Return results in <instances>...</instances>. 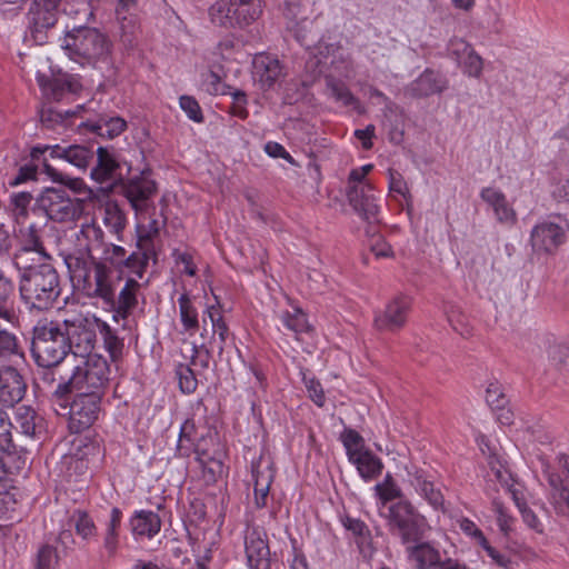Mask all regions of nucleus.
<instances>
[{
    "mask_svg": "<svg viewBox=\"0 0 569 569\" xmlns=\"http://www.w3.org/2000/svg\"><path fill=\"white\" fill-rule=\"evenodd\" d=\"M78 242L83 249H78L64 257L70 279L89 297L100 298L107 306L114 302V282L112 270L92 256L103 246V231L94 221L82 224Z\"/></svg>",
    "mask_w": 569,
    "mask_h": 569,
    "instance_id": "1",
    "label": "nucleus"
},
{
    "mask_svg": "<svg viewBox=\"0 0 569 569\" xmlns=\"http://www.w3.org/2000/svg\"><path fill=\"white\" fill-rule=\"evenodd\" d=\"M61 49L71 61L82 67L97 68L109 62L112 42L97 28L78 26L64 33Z\"/></svg>",
    "mask_w": 569,
    "mask_h": 569,
    "instance_id": "2",
    "label": "nucleus"
},
{
    "mask_svg": "<svg viewBox=\"0 0 569 569\" xmlns=\"http://www.w3.org/2000/svg\"><path fill=\"white\" fill-rule=\"evenodd\" d=\"M20 295L36 309H47L59 296V278L50 263H40L36 271L20 274Z\"/></svg>",
    "mask_w": 569,
    "mask_h": 569,
    "instance_id": "3",
    "label": "nucleus"
},
{
    "mask_svg": "<svg viewBox=\"0 0 569 569\" xmlns=\"http://www.w3.org/2000/svg\"><path fill=\"white\" fill-rule=\"evenodd\" d=\"M373 164L367 163L350 171L347 180L346 194L350 206L365 220L378 221L380 212V197L368 174Z\"/></svg>",
    "mask_w": 569,
    "mask_h": 569,
    "instance_id": "4",
    "label": "nucleus"
},
{
    "mask_svg": "<svg viewBox=\"0 0 569 569\" xmlns=\"http://www.w3.org/2000/svg\"><path fill=\"white\" fill-rule=\"evenodd\" d=\"M262 0H216L208 8L211 24L244 30L260 19Z\"/></svg>",
    "mask_w": 569,
    "mask_h": 569,
    "instance_id": "5",
    "label": "nucleus"
},
{
    "mask_svg": "<svg viewBox=\"0 0 569 569\" xmlns=\"http://www.w3.org/2000/svg\"><path fill=\"white\" fill-rule=\"evenodd\" d=\"M72 373L68 380L70 391L103 396L109 381L110 369L107 360L97 353L73 358Z\"/></svg>",
    "mask_w": 569,
    "mask_h": 569,
    "instance_id": "6",
    "label": "nucleus"
},
{
    "mask_svg": "<svg viewBox=\"0 0 569 569\" xmlns=\"http://www.w3.org/2000/svg\"><path fill=\"white\" fill-rule=\"evenodd\" d=\"M68 351L69 346L60 323L44 321L34 327L32 353L40 367L50 368L59 365Z\"/></svg>",
    "mask_w": 569,
    "mask_h": 569,
    "instance_id": "7",
    "label": "nucleus"
},
{
    "mask_svg": "<svg viewBox=\"0 0 569 569\" xmlns=\"http://www.w3.org/2000/svg\"><path fill=\"white\" fill-rule=\"evenodd\" d=\"M339 439L345 448L348 461L356 468L359 477L365 482H370L380 477L385 465L366 446L363 437L358 431L345 428Z\"/></svg>",
    "mask_w": 569,
    "mask_h": 569,
    "instance_id": "8",
    "label": "nucleus"
},
{
    "mask_svg": "<svg viewBox=\"0 0 569 569\" xmlns=\"http://www.w3.org/2000/svg\"><path fill=\"white\" fill-rule=\"evenodd\" d=\"M60 326L73 358L92 353L99 318L90 312L71 313Z\"/></svg>",
    "mask_w": 569,
    "mask_h": 569,
    "instance_id": "9",
    "label": "nucleus"
},
{
    "mask_svg": "<svg viewBox=\"0 0 569 569\" xmlns=\"http://www.w3.org/2000/svg\"><path fill=\"white\" fill-rule=\"evenodd\" d=\"M386 519L391 532L398 535L405 545L423 537L429 528L426 517L407 500L390 505Z\"/></svg>",
    "mask_w": 569,
    "mask_h": 569,
    "instance_id": "10",
    "label": "nucleus"
},
{
    "mask_svg": "<svg viewBox=\"0 0 569 569\" xmlns=\"http://www.w3.org/2000/svg\"><path fill=\"white\" fill-rule=\"evenodd\" d=\"M569 223L561 216H548L531 229L530 244L537 254H553L567 240Z\"/></svg>",
    "mask_w": 569,
    "mask_h": 569,
    "instance_id": "11",
    "label": "nucleus"
},
{
    "mask_svg": "<svg viewBox=\"0 0 569 569\" xmlns=\"http://www.w3.org/2000/svg\"><path fill=\"white\" fill-rule=\"evenodd\" d=\"M38 203L51 220L59 222L72 221L83 210L82 201L71 198L62 188L44 189L38 198Z\"/></svg>",
    "mask_w": 569,
    "mask_h": 569,
    "instance_id": "12",
    "label": "nucleus"
},
{
    "mask_svg": "<svg viewBox=\"0 0 569 569\" xmlns=\"http://www.w3.org/2000/svg\"><path fill=\"white\" fill-rule=\"evenodd\" d=\"M102 397L94 393L77 392L69 411V429L79 433L91 427L100 413Z\"/></svg>",
    "mask_w": 569,
    "mask_h": 569,
    "instance_id": "13",
    "label": "nucleus"
},
{
    "mask_svg": "<svg viewBox=\"0 0 569 569\" xmlns=\"http://www.w3.org/2000/svg\"><path fill=\"white\" fill-rule=\"evenodd\" d=\"M31 157L37 161H40L42 158L43 163H47L49 159H61L77 168L84 169L92 158V152L88 148L78 144L68 147L39 144L32 148Z\"/></svg>",
    "mask_w": 569,
    "mask_h": 569,
    "instance_id": "14",
    "label": "nucleus"
},
{
    "mask_svg": "<svg viewBox=\"0 0 569 569\" xmlns=\"http://www.w3.org/2000/svg\"><path fill=\"white\" fill-rule=\"evenodd\" d=\"M479 197L491 211L497 222L507 227H513L517 223V211L500 188L496 186L483 187L479 192Z\"/></svg>",
    "mask_w": 569,
    "mask_h": 569,
    "instance_id": "15",
    "label": "nucleus"
},
{
    "mask_svg": "<svg viewBox=\"0 0 569 569\" xmlns=\"http://www.w3.org/2000/svg\"><path fill=\"white\" fill-rule=\"evenodd\" d=\"M562 475L550 472L545 469L550 487V502L556 511L562 516L569 517V457H561Z\"/></svg>",
    "mask_w": 569,
    "mask_h": 569,
    "instance_id": "16",
    "label": "nucleus"
},
{
    "mask_svg": "<svg viewBox=\"0 0 569 569\" xmlns=\"http://www.w3.org/2000/svg\"><path fill=\"white\" fill-rule=\"evenodd\" d=\"M41 229L36 223H30L20 230V248L14 254V264L17 268L28 267V256L34 254L36 259L49 258L41 240Z\"/></svg>",
    "mask_w": 569,
    "mask_h": 569,
    "instance_id": "17",
    "label": "nucleus"
},
{
    "mask_svg": "<svg viewBox=\"0 0 569 569\" xmlns=\"http://www.w3.org/2000/svg\"><path fill=\"white\" fill-rule=\"evenodd\" d=\"M411 307V299L407 296H397L390 300L382 311L376 313L375 325L379 330L393 331L401 328Z\"/></svg>",
    "mask_w": 569,
    "mask_h": 569,
    "instance_id": "18",
    "label": "nucleus"
},
{
    "mask_svg": "<svg viewBox=\"0 0 569 569\" xmlns=\"http://www.w3.org/2000/svg\"><path fill=\"white\" fill-rule=\"evenodd\" d=\"M214 443L212 437L206 438L201 436V439L197 442L194 451L197 455V461L201 469V479L206 485L214 483L223 473V463L220 455L210 453L204 447Z\"/></svg>",
    "mask_w": 569,
    "mask_h": 569,
    "instance_id": "19",
    "label": "nucleus"
},
{
    "mask_svg": "<svg viewBox=\"0 0 569 569\" xmlns=\"http://www.w3.org/2000/svg\"><path fill=\"white\" fill-rule=\"evenodd\" d=\"M124 193L134 211L142 212L147 209L150 198L156 193V183L147 172L131 178L126 188Z\"/></svg>",
    "mask_w": 569,
    "mask_h": 569,
    "instance_id": "20",
    "label": "nucleus"
},
{
    "mask_svg": "<svg viewBox=\"0 0 569 569\" xmlns=\"http://www.w3.org/2000/svg\"><path fill=\"white\" fill-rule=\"evenodd\" d=\"M244 547L250 569H270V551L264 532L258 529L249 530L244 538Z\"/></svg>",
    "mask_w": 569,
    "mask_h": 569,
    "instance_id": "21",
    "label": "nucleus"
},
{
    "mask_svg": "<svg viewBox=\"0 0 569 569\" xmlns=\"http://www.w3.org/2000/svg\"><path fill=\"white\" fill-rule=\"evenodd\" d=\"M26 392V383L13 366L0 367V402L13 406L19 402Z\"/></svg>",
    "mask_w": 569,
    "mask_h": 569,
    "instance_id": "22",
    "label": "nucleus"
},
{
    "mask_svg": "<svg viewBox=\"0 0 569 569\" xmlns=\"http://www.w3.org/2000/svg\"><path fill=\"white\" fill-rule=\"evenodd\" d=\"M253 79L264 90L270 89L282 76L279 60L268 53H258L252 60Z\"/></svg>",
    "mask_w": 569,
    "mask_h": 569,
    "instance_id": "23",
    "label": "nucleus"
},
{
    "mask_svg": "<svg viewBox=\"0 0 569 569\" xmlns=\"http://www.w3.org/2000/svg\"><path fill=\"white\" fill-rule=\"evenodd\" d=\"M98 162L91 170V178L97 182H111L121 178L120 160L113 150L99 147L97 150Z\"/></svg>",
    "mask_w": 569,
    "mask_h": 569,
    "instance_id": "24",
    "label": "nucleus"
},
{
    "mask_svg": "<svg viewBox=\"0 0 569 569\" xmlns=\"http://www.w3.org/2000/svg\"><path fill=\"white\" fill-rule=\"evenodd\" d=\"M277 317L297 339L301 335H309L313 331L308 315L298 305L292 303L290 309L279 311Z\"/></svg>",
    "mask_w": 569,
    "mask_h": 569,
    "instance_id": "25",
    "label": "nucleus"
},
{
    "mask_svg": "<svg viewBox=\"0 0 569 569\" xmlns=\"http://www.w3.org/2000/svg\"><path fill=\"white\" fill-rule=\"evenodd\" d=\"M130 528L136 539H150L160 531L161 521L156 512L139 510L130 518Z\"/></svg>",
    "mask_w": 569,
    "mask_h": 569,
    "instance_id": "26",
    "label": "nucleus"
},
{
    "mask_svg": "<svg viewBox=\"0 0 569 569\" xmlns=\"http://www.w3.org/2000/svg\"><path fill=\"white\" fill-rule=\"evenodd\" d=\"M406 551L409 562L416 569H431L441 561L440 552L428 542L408 546Z\"/></svg>",
    "mask_w": 569,
    "mask_h": 569,
    "instance_id": "27",
    "label": "nucleus"
},
{
    "mask_svg": "<svg viewBox=\"0 0 569 569\" xmlns=\"http://www.w3.org/2000/svg\"><path fill=\"white\" fill-rule=\"evenodd\" d=\"M36 78L42 92L56 100L62 97L64 90L76 92L79 87L78 81L71 76H63L54 80H49L46 74L38 70Z\"/></svg>",
    "mask_w": 569,
    "mask_h": 569,
    "instance_id": "28",
    "label": "nucleus"
},
{
    "mask_svg": "<svg viewBox=\"0 0 569 569\" xmlns=\"http://www.w3.org/2000/svg\"><path fill=\"white\" fill-rule=\"evenodd\" d=\"M445 88L446 82L438 73L426 70L408 87L407 92L411 97L420 98L441 92Z\"/></svg>",
    "mask_w": 569,
    "mask_h": 569,
    "instance_id": "29",
    "label": "nucleus"
},
{
    "mask_svg": "<svg viewBox=\"0 0 569 569\" xmlns=\"http://www.w3.org/2000/svg\"><path fill=\"white\" fill-rule=\"evenodd\" d=\"M475 441L483 455L488 456V465L495 475L497 481L503 487H509V481L512 480V475L503 466L500 458L490 448L488 439L480 432L475 433Z\"/></svg>",
    "mask_w": 569,
    "mask_h": 569,
    "instance_id": "30",
    "label": "nucleus"
},
{
    "mask_svg": "<svg viewBox=\"0 0 569 569\" xmlns=\"http://www.w3.org/2000/svg\"><path fill=\"white\" fill-rule=\"evenodd\" d=\"M114 12L122 33L133 34L138 28L137 1L117 0Z\"/></svg>",
    "mask_w": 569,
    "mask_h": 569,
    "instance_id": "31",
    "label": "nucleus"
},
{
    "mask_svg": "<svg viewBox=\"0 0 569 569\" xmlns=\"http://www.w3.org/2000/svg\"><path fill=\"white\" fill-rule=\"evenodd\" d=\"M122 522V511L114 507L110 511V518L106 523L103 535V548L109 555H113L120 542V531Z\"/></svg>",
    "mask_w": 569,
    "mask_h": 569,
    "instance_id": "32",
    "label": "nucleus"
},
{
    "mask_svg": "<svg viewBox=\"0 0 569 569\" xmlns=\"http://www.w3.org/2000/svg\"><path fill=\"white\" fill-rule=\"evenodd\" d=\"M178 305L180 321L184 331L190 335L196 333L199 328V315L194 301L189 295L182 293L178 298Z\"/></svg>",
    "mask_w": 569,
    "mask_h": 569,
    "instance_id": "33",
    "label": "nucleus"
},
{
    "mask_svg": "<svg viewBox=\"0 0 569 569\" xmlns=\"http://www.w3.org/2000/svg\"><path fill=\"white\" fill-rule=\"evenodd\" d=\"M203 315L204 320L207 318L210 320L213 335L218 336L219 348L222 350L229 337V329L223 320L221 306L217 301L214 305L208 306Z\"/></svg>",
    "mask_w": 569,
    "mask_h": 569,
    "instance_id": "34",
    "label": "nucleus"
},
{
    "mask_svg": "<svg viewBox=\"0 0 569 569\" xmlns=\"http://www.w3.org/2000/svg\"><path fill=\"white\" fill-rule=\"evenodd\" d=\"M505 488L508 490V492H510L511 498L513 499V501L522 517L523 522L530 529H532L537 532H541L542 523L540 522V520L538 519L536 513L530 508H528L526 506V503L519 497L520 490L518 488V485L515 482V479L512 478V480L509 481V487H505Z\"/></svg>",
    "mask_w": 569,
    "mask_h": 569,
    "instance_id": "35",
    "label": "nucleus"
},
{
    "mask_svg": "<svg viewBox=\"0 0 569 569\" xmlns=\"http://www.w3.org/2000/svg\"><path fill=\"white\" fill-rule=\"evenodd\" d=\"M13 287L11 282L0 274V320L8 323H16L18 317L14 310L13 300L11 295Z\"/></svg>",
    "mask_w": 569,
    "mask_h": 569,
    "instance_id": "36",
    "label": "nucleus"
},
{
    "mask_svg": "<svg viewBox=\"0 0 569 569\" xmlns=\"http://www.w3.org/2000/svg\"><path fill=\"white\" fill-rule=\"evenodd\" d=\"M301 12L300 4L298 3H287L283 14L287 19V29L293 33L296 39L302 44L307 46L305 42V36L301 33V29H306L309 24V21L305 18L298 20V16Z\"/></svg>",
    "mask_w": 569,
    "mask_h": 569,
    "instance_id": "37",
    "label": "nucleus"
},
{
    "mask_svg": "<svg viewBox=\"0 0 569 569\" xmlns=\"http://www.w3.org/2000/svg\"><path fill=\"white\" fill-rule=\"evenodd\" d=\"M71 522L76 533L84 541H91L97 537V527L93 519L82 510H76L71 516Z\"/></svg>",
    "mask_w": 569,
    "mask_h": 569,
    "instance_id": "38",
    "label": "nucleus"
},
{
    "mask_svg": "<svg viewBox=\"0 0 569 569\" xmlns=\"http://www.w3.org/2000/svg\"><path fill=\"white\" fill-rule=\"evenodd\" d=\"M373 491L378 499L377 506L379 510H382L388 501H391L401 496V490L393 481L390 473H387L385 479L373 487Z\"/></svg>",
    "mask_w": 569,
    "mask_h": 569,
    "instance_id": "39",
    "label": "nucleus"
},
{
    "mask_svg": "<svg viewBox=\"0 0 569 569\" xmlns=\"http://www.w3.org/2000/svg\"><path fill=\"white\" fill-rule=\"evenodd\" d=\"M415 489L433 509H442L443 496L431 481L418 477L415 482Z\"/></svg>",
    "mask_w": 569,
    "mask_h": 569,
    "instance_id": "40",
    "label": "nucleus"
},
{
    "mask_svg": "<svg viewBox=\"0 0 569 569\" xmlns=\"http://www.w3.org/2000/svg\"><path fill=\"white\" fill-rule=\"evenodd\" d=\"M99 251V262L103 263L106 267L107 263L112 267H119L124 262L128 263L131 259V257L127 256V251L123 247L113 243H103ZM108 268L110 267L108 266Z\"/></svg>",
    "mask_w": 569,
    "mask_h": 569,
    "instance_id": "41",
    "label": "nucleus"
},
{
    "mask_svg": "<svg viewBox=\"0 0 569 569\" xmlns=\"http://www.w3.org/2000/svg\"><path fill=\"white\" fill-rule=\"evenodd\" d=\"M103 340L104 349L109 352L112 359L118 358L121 355L123 342L112 328L104 321L99 319V328H97Z\"/></svg>",
    "mask_w": 569,
    "mask_h": 569,
    "instance_id": "42",
    "label": "nucleus"
},
{
    "mask_svg": "<svg viewBox=\"0 0 569 569\" xmlns=\"http://www.w3.org/2000/svg\"><path fill=\"white\" fill-rule=\"evenodd\" d=\"M103 223L116 234H120L126 226V217L113 202H107L103 209Z\"/></svg>",
    "mask_w": 569,
    "mask_h": 569,
    "instance_id": "43",
    "label": "nucleus"
},
{
    "mask_svg": "<svg viewBox=\"0 0 569 569\" xmlns=\"http://www.w3.org/2000/svg\"><path fill=\"white\" fill-rule=\"evenodd\" d=\"M325 49L327 51L326 54L322 51V44H319V47L317 48L318 53L321 56L318 62L326 63V60L329 59V57H332L330 63L333 66L335 70L339 71L340 63L343 64V76L348 78L350 76L351 68L350 63L343 59V51L341 50V48L330 44L326 46Z\"/></svg>",
    "mask_w": 569,
    "mask_h": 569,
    "instance_id": "44",
    "label": "nucleus"
},
{
    "mask_svg": "<svg viewBox=\"0 0 569 569\" xmlns=\"http://www.w3.org/2000/svg\"><path fill=\"white\" fill-rule=\"evenodd\" d=\"M389 191L391 193H396L400 196L407 204V211L410 213L411 206H412V197L408 187L407 181L403 179V177L393 170L389 171Z\"/></svg>",
    "mask_w": 569,
    "mask_h": 569,
    "instance_id": "45",
    "label": "nucleus"
},
{
    "mask_svg": "<svg viewBox=\"0 0 569 569\" xmlns=\"http://www.w3.org/2000/svg\"><path fill=\"white\" fill-rule=\"evenodd\" d=\"M176 376L179 389L186 395L193 393L198 387V380L194 372L188 365L180 363L176 368Z\"/></svg>",
    "mask_w": 569,
    "mask_h": 569,
    "instance_id": "46",
    "label": "nucleus"
},
{
    "mask_svg": "<svg viewBox=\"0 0 569 569\" xmlns=\"http://www.w3.org/2000/svg\"><path fill=\"white\" fill-rule=\"evenodd\" d=\"M126 129V121L122 118L113 117L109 119L100 120L94 126V131L101 136L107 138H114L119 136Z\"/></svg>",
    "mask_w": 569,
    "mask_h": 569,
    "instance_id": "47",
    "label": "nucleus"
},
{
    "mask_svg": "<svg viewBox=\"0 0 569 569\" xmlns=\"http://www.w3.org/2000/svg\"><path fill=\"white\" fill-rule=\"evenodd\" d=\"M253 477H254L256 506L258 508H262L266 506V502H267V496L270 490L272 475L268 473L267 476H264V475H260L259 471L253 470Z\"/></svg>",
    "mask_w": 569,
    "mask_h": 569,
    "instance_id": "48",
    "label": "nucleus"
},
{
    "mask_svg": "<svg viewBox=\"0 0 569 569\" xmlns=\"http://www.w3.org/2000/svg\"><path fill=\"white\" fill-rule=\"evenodd\" d=\"M328 89L330 91V96L342 106L351 107L356 104L357 101L355 97L345 83L330 78L328 79Z\"/></svg>",
    "mask_w": 569,
    "mask_h": 569,
    "instance_id": "49",
    "label": "nucleus"
},
{
    "mask_svg": "<svg viewBox=\"0 0 569 569\" xmlns=\"http://www.w3.org/2000/svg\"><path fill=\"white\" fill-rule=\"evenodd\" d=\"M201 86L206 92L212 96L228 93L227 87L222 81V77L213 70H209L202 74Z\"/></svg>",
    "mask_w": 569,
    "mask_h": 569,
    "instance_id": "50",
    "label": "nucleus"
},
{
    "mask_svg": "<svg viewBox=\"0 0 569 569\" xmlns=\"http://www.w3.org/2000/svg\"><path fill=\"white\" fill-rule=\"evenodd\" d=\"M139 284L136 280L129 279L119 293V309L123 312L132 309L137 303V291Z\"/></svg>",
    "mask_w": 569,
    "mask_h": 569,
    "instance_id": "51",
    "label": "nucleus"
},
{
    "mask_svg": "<svg viewBox=\"0 0 569 569\" xmlns=\"http://www.w3.org/2000/svg\"><path fill=\"white\" fill-rule=\"evenodd\" d=\"M303 385L308 392L310 400L319 408H322L326 403L325 390L320 381L313 376L303 375Z\"/></svg>",
    "mask_w": 569,
    "mask_h": 569,
    "instance_id": "52",
    "label": "nucleus"
},
{
    "mask_svg": "<svg viewBox=\"0 0 569 569\" xmlns=\"http://www.w3.org/2000/svg\"><path fill=\"white\" fill-rule=\"evenodd\" d=\"M460 530L479 547H482L488 541L482 530L469 518L461 517L457 520Z\"/></svg>",
    "mask_w": 569,
    "mask_h": 569,
    "instance_id": "53",
    "label": "nucleus"
},
{
    "mask_svg": "<svg viewBox=\"0 0 569 569\" xmlns=\"http://www.w3.org/2000/svg\"><path fill=\"white\" fill-rule=\"evenodd\" d=\"M459 63L469 77H480L483 68V61L473 48L460 58Z\"/></svg>",
    "mask_w": 569,
    "mask_h": 569,
    "instance_id": "54",
    "label": "nucleus"
},
{
    "mask_svg": "<svg viewBox=\"0 0 569 569\" xmlns=\"http://www.w3.org/2000/svg\"><path fill=\"white\" fill-rule=\"evenodd\" d=\"M492 509H493V512L496 513L497 525H498L500 531L505 536H509L513 531V528H515V521H516L515 518L511 515H509V512L507 511L505 506L501 502H499L498 500H495L492 502Z\"/></svg>",
    "mask_w": 569,
    "mask_h": 569,
    "instance_id": "55",
    "label": "nucleus"
},
{
    "mask_svg": "<svg viewBox=\"0 0 569 569\" xmlns=\"http://www.w3.org/2000/svg\"><path fill=\"white\" fill-rule=\"evenodd\" d=\"M17 422L23 435L32 437L36 433V413L31 408L20 407L17 411Z\"/></svg>",
    "mask_w": 569,
    "mask_h": 569,
    "instance_id": "56",
    "label": "nucleus"
},
{
    "mask_svg": "<svg viewBox=\"0 0 569 569\" xmlns=\"http://www.w3.org/2000/svg\"><path fill=\"white\" fill-rule=\"evenodd\" d=\"M179 106L186 116L193 122L201 123L203 121V113L198 101L191 97L183 94L179 98Z\"/></svg>",
    "mask_w": 569,
    "mask_h": 569,
    "instance_id": "57",
    "label": "nucleus"
},
{
    "mask_svg": "<svg viewBox=\"0 0 569 569\" xmlns=\"http://www.w3.org/2000/svg\"><path fill=\"white\" fill-rule=\"evenodd\" d=\"M57 562V550L44 545L38 550L34 569H53Z\"/></svg>",
    "mask_w": 569,
    "mask_h": 569,
    "instance_id": "58",
    "label": "nucleus"
},
{
    "mask_svg": "<svg viewBox=\"0 0 569 569\" xmlns=\"http://www.w3.org/2000/svg\"><path fill=\"white\" fill-rule=\"evenodd\" d=\"M12 422L8 412L0 409V451H6L12 442Z\"/></svg>",
    "mask_w": 569,
    "mask_h": 569,
    "instance_id": "59",
    "label": "nucleus"
},
{
    "mask_svg": "<svg viewBox=\"0 0 569 569\" xmlns=\"http://www.w3.org/2000/svg\"><path fill=\"white\" fill-rule=\"evenodd\" d=\"M485 399L492 409L500 408L505 403L501 385L498 381H489L487 383Z\"/></svg>",
    "mask_w": 569,
    "mask_h": 569,
    "instance_id": "60",
    "label": "nucleus"
},
{
    "mask_svg": "<svg viewBox=\"0 0 569 569\" xmlns=\"http://www.w3.org/2000/svg\"><path fill=\"white\" fill-rule=\"evenodd\" d=\"M43 169L46 173L57 182H61L63 184H67L70 189L80 192L82 188H84V183L80 179H70L63 176L62 173L58 172L53 167H51L48 163H43Z\"/></svg>",
    "mask_w": 569,
    "mask_h": 569,
    "instance_id": "61",
    "label": "nucleus"
},
{
    "mask_svg": "<svg viewBox=\"0 0 569 569\" xmlns=\"http://www.w3.org/2000/svg\"><path fill=\"white\" fill-rule=\"evenodd\" d=\"M196 423L192 419H187L180 427V435L178 440L179 450L182 451L183 443L189 442L196 447L197 443Z\"/></svg>",
    "mask_w": 569,
    "mask_h": 569,
    "instance_id": "62",
    "label": "nucleus"
},
{
    "mask_svg": "<svg viewBox=\"0 0 569 569\" xmlns=\"http://www.w3.org/2000/svg\"><path fill=\"white\" fill-rule=\"evenodd\" d=\"M550 359L552 363L559 369L569 367V347L556 346L550 352Z\"/></svg>",
    "mask_w": 569,
    "mask_h": 569,
    "instance_id": "63",
    "label": "nucleus"
},
{
    "mask_svg": "<svg viewBox=\"0 0 569 569\" xmlns=\"http://www.w3.org/2000/svg\"><path fill=\"white\" fill-rule=\"evenodd\" d=\"M551 196L558 202L569 201V179L555 181L551 186Z\"/></svg>",
    "mask_w": 569,
    "mask_h": 569,
    "instance_id": "64",
    "label": "nucleus"
}]
</instances>
